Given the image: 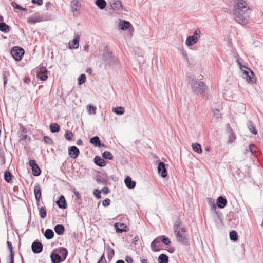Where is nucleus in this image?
<instances>
[{
	"instance_id": "f257e3e1",
	"label": "nucleus",
	"mask_w": 263,
	"mask_h": 263,
	"mask_svg": "<svg viewBox=\"0 0 263 263\" xmlns=\"http://www.w3.org/2000/svg\"><path fill=\"white\" fill-rule=\"evenodd\" d=\"M250 8L246 0H234L233 14L236 22L241 25L249 23Z\"/></svg>"
},
{
	"instance_id": "f03ea898",
	"label": "nucleus",
	"mask_w": 263,
	"mask_h": 263,
	"mask_svg": "<svg viewBox=\"0 0 263 263\" xmlns=\"http://www.w3.org/2000/svg\"><path fill=\"white\" fill-rule=\"evenodd\" d=\"M189 83L193 92L196 95L203 93L206 89V86L200 80L193 77H190Z\"/></svg>"
},
{
	"instance_id": "7ed1b4c3",
	"label": "nucleus",
	"mask_w": 263,
	"mask_h": 263,
	"mask_svg": "<svg viewBox=\"0 0 263 263\" xmlns=\"http://www.w3.org/2000/svg\"><path fill=\"white\" fill-rule=\"evenodd\" d=\"M174 233L178 241L182 244H187L188 239L185 228H181L179 226H175L174 227Z\"/></svg>"
},
{
	"instance_id": "20e7f679",
	"label": "nucleus",
	"mask_w": 263,
	"mask_h": 263,
	"mask_svg": "<svg viewBox=\"0 0 263 263\" xmlns=\"http://www.w3.org/2000/svg\"><path fill=\"white\" fill-rule=\"evenodd\" d=\"M102 59L105 66H111L118 62L117 59L112 56V52L107 49L104 50Z\"/></svg>"
},
{
	"instance_id": "39448f33",
	"label": "nucleus",
	"mask_w": 263,
	"mask_h": 263,
	"mask_svg": "<svg viewBox=\"0 0 263 263\" xmlns=\"http://www.w3.org/2000/svg\"><path fill=\"white\" fill-rule=\"evenodd\" d=\"M237 63L241 70H242V68L246 69V70H244L243 71V78L246 79V81L249 83H254L256 81V78L253 71H251L250 69L247 68L245 66H242L238 60H237Z\"/></svg>"
},
{
	"instance_id": "423d86ee",
	"label": "nucleus",
	"mask_w": 263,
	"mask_h": 263,
	"mask_svg": "<svg viewBox=\"0 0 263 263\" xmlns=\"http://www.w3.org/2000/svg\"><path fill=\"white\" fill-rule=\"evenodd\" d=\"M201 31L200 29H196L192 35L187 37L185 41V44L187 46H191L197 43L201 37Z\"/></svg>"
},
{
	"instance_id": "0eeeda50",
	"label": "nucleus",
	"mask_w": 263,
	"mask_h": 263,
	"mask_svg": "<svg viewBox=\"0 0 263 263\" xmlns=\"http://www.w3.org/2000/svg\"><path fill=\"white\" fill-rule=\"evenodd\" d=\"M118 27L122 30L128 29L130 36H132L134 28L129 22L120 20L118 23Z\"/></svg>"
},
{
	"instance_id": "6e6552de",
	"label": "nucleus",
	"mask_w": 263,
	"mask_h": 263,
	"mask_svg": "<svg viewBox=\"0 0 263 263\" xmlns=\"http://www.w3.org/2000/svg\"><path fill=\"white\" fill-rule=\"evenodd\" d=\"M10 53L15 61H19L24 54V50L21 47H14L11 49Z\"/></svg>"
},
{
	"instance_id": "1a4fd4ad",
	"label": "nucleus",
	"mask_w": 263,
	"mask_h": 263,
	"mask_svg": "<svg viewBox=\"0 0 263 263\" xmlns=\"http://www.w3.org/2000/svg\"><path fill=\"white\" fill-rule=\"evenodd\" d=\"M158 172L159 174L163 178L167 176V171L165 168V164L164 162H161L158 166Z\"/></svg>"
},
{
	"instance_id": "9d476101",
	"label": "nucleus",
	"mask_w": 263,
	"mask_h": 263,
	"mask_svg": "<svg viewBox=\"0 0 263 263\" xmlns=\"http://www.w3.org/2000/svg\"><path fill=\"white\" fill-rule=\"evenodd\" d=\"M161 242V238L160 237H157L155 238L151 243V249L153 251L156 252V251H159L160 250L159 244Z\"/></svg>"
},
{
	"instance_id": "9b49d317",
	"label": "nucleus",
	"mask_w": 263,
	"mask_h": 263,
	"mask_svg": "<svg viewBox=\"0 0 263 263\" xmlns=\"http://www.w3.org/2000/svg\"><path fill=\"white\" fill-rule=\"evenodd\" d=\"M31 248L34 253H39L42 251L43 245L41 242L35 241L32 243Z\"/></svg>"
},
{
	"instance_id": "f8f14e48",
	"label": "nucleus",
	"mask_w": 263,
	"mask_h": 263,
	"mask_svg": "<svg viewBox=\"0 0 263 263\" xmlns=\"http://www.w3.org/2000/svg\"><path fill=\"white\" fill-rule=\"evenodd\" d=\"M34 192L35 199L37 202L40 201L41 197V188L39 183H36L34 186Z\"/></svg>"
},
{
	"instance_id": "ddd939ff",
	"label": "nucleus",
	"mask_w": 263,
	"mask_h": 263,
	"mask_svg": "<svg viewBox=\"0 0 263 263\" xmlns=\"http://www.w3.org/2000/svg\"><path fill=\"white\" fill-rule=\"evenodd\" d=\"M68 154L70 157L74 159L78 156L79 154V150L77 147L73 146L69 149Z\"/></svg>"
},
{
	"instance_id": "4468645a",
	"label": "nucleus",
	"mask_w": 263,
	"mask_h": 263,
	"mask_svg": "<svg viewBox=\"0 0 263 263\" xmlns=\"http://www.w3.org/2000/svg\"><path fill=\"white\" fill-rule=\"evenodd\" d=\"M57 204L59 208L65 209L67 208V203L64 196L61 195L59 200L57 201Z\"/></svg>"
},
{
	"instance_id": "2eb2a0df",
	"label": "nucleus",
	"mask_w": 263,
	"mask_h": 263,
	"mask_svg": "<svg viewBox=\"0 0 263 263\" xmlns=\"http://www.w3.org/2000/svg\"><path fill=\"white\" fill-rule=\"evenodd\" d=\"M37 77L43 81H45L47 79V70L45 67H42L40 68V71L37 74Z\"/></svg>"
},
{
	"instance_id": "dca6fc26",
	"label": "nucleus",
	"mask_w": 263,
	"mask_h": 263,
	"mask_svg": "<svg viewBox=\"0 0 263 263\" xmlns=\"http://www.w3.org/2000/svg\"><path fill=\"white\" fill-rule=\"evenodd\" d=\"M124 182L126 186L130 189H134L136 185V182L132 180L129 176H127L124 179Z\"/></svg>"
},
{
	"instance_id": "f3484780",
	"label": "nucleus",
	"mask_w": 263,
	"mask_h": 263,
	"mask_svg": "<svg viewBox=\"0 0 263 263\" xmlns=\"http://www.w3.org/2000/svg\"><path fill=\"white\" fill-rule=\"evenodd\" d=\"M111 7L112 9L117 10H120L122 9V5L120 0H112Z\"/></svg>"
},
{
	"instance_id": "a211bd4d",
	"label": "nucleus",
	"mask_w": 263,
	"mask_h": 263,
	"mask_svg": "<svg viewBox=\"0 0 263 263\" xmlns=\"http://www.w3.org/2000/svg\"><path fill=\"white\" fill-rule=\"evenodd\" d=\"M80 37L78 35H76L75 37L72 40L71 43H69V47L70 49H77L79 47V40Z\"/></svg>"
},
{
	"instance_id": "6ab92c4d",
	"label": "nucleus",
	"mask_w": 263,
	"mask_h": 263,
	"mask_svg": "<svg viewBox=\"0 0 263 263\" xmlns=\"http://www.w3.org/2000/svg\"><path fill=\"white\" fill-rule=\"evenodd\" d=\"M95 163L99 166L103 167L106 165L105 160L99 156H96L94 158Z\"/></svg>"
},
{
	"instance_id": "aec40b11",
	"label": "nucleus",
	"mask_w": 263,
	"mask_h": 263,
	"mask_svg": "<svg viewBox=\"0 0 263 263\" xmlns=\"http://www.w3.org/2000/svg\"><path fill=\"white\" fill-rule=\"evenodd\" d=\"M27 21L29 23L34 24L41 22L42 20L39 15H34L29 17L27 19Z\"/></svg>"
},
{
	"instance_id": "412c9836",
	"label": "nucleus",
	"mask_w": 263,
	"mask_h": 263,
	"mask_svg": "<svg viewBox=\"0 0 263 263\" xmlns=\"http://www.w3.org/2000/svg\"><path fill=\"white\" fill-rule=\"evenodd\" d=\"M50 257L52 263H60L62 260L61 256L59 254L52 253Z\"/></svg>"
},
{
	"instance_id": "4be33fe9",
	"label": "nucleus",
	"mask_w": 263,
	"mask_h": 263,
	"mask_svg": "<svg viewBox=\"0 0 263 263\" xmlns=\"http://www.w3.org/2000/svg\"><path fill=\"white\" fill-rule=\"evenodd\" d=\"M227 200L222 197H219L217 200V206L219 208H223L227 204Z\"/></svg>"
},
{
	"instance_id": "5701e85b",
	"label": "nucleus",
	"mask_w": 263,
	"mask_h": 263,
	"mask_svg": "<svg viewBox=\"0 0 263 263\" xmlns=\"http://www.w3.org/2000/svg\"><path fill=\"white\" fill-rule=\"evenodd\" d=\"M115 227L116 229L117 232H123L124 231H126V226L124 223H116L115 224Z\"/></svg>"
},
{
	"instance_id": "b1692460",
	"label": "nucleus",
	"mask_w": 263,
	"mask_h": 263,
	"mask_svg": "<svg viewBox=\"0 0 263 263\" xmlns=\"http://www.w3.org/2000/svg\"><path fill=\"white\" fill-rule=\"evenodd\" d=\"M72 11L73 13L77 12L79 9L80 6L78 0H73L71 3Z\"/></svg>"
},
{
	"instance_id": "393cba45",
	"label": "nucleus",
	"mask_w": 263,
	"mask_h": 263,
	"mask_svg": "<svg viewBox=\"0 0 263 263\" xmlns=\"http://www.w3.org/2000/svg\"><path fill=\"white\" fill-rule=\"evenodd\" d=\"M54 231L58 235H62L64 232V227L63 225L58 224L54 227Z\"/></svg>"
},
{
	"instance_id": "a878e982",
	"label": "nucleus",
	"mask_w": 263,
	"mask_h": 263,
	"mask_svg": "<svg viewBox=\"0 0 263 263\" xmlns=\"http://www.w3.org/2000/svg\"><path fill=\"white\" fill-rule=\"evenodd\" d=\"M95 4L100 9H104L106 6V2L105 0H96Z\"/></svg>"
},
{
	"instance_id": "bb28decb",
	"label": "nucleus",
	"mask_w": 263,
	"mask_h": 263,
	"mask_svg": "<svg viewBox=\"0 0 263 263\" xmlns=\"http://www.w3.org/2000/svg\"><path fill=\"white\" fill-rule=\"evenodd\" d=\"M44 236L47 239H50L53 237L54 233L51 229H47L45 232Z\"/></svg>"
},
{
	"instance_id": "cd10ccee",
	"label": "nucleus",
	"mask_w": 263,
	"mask_h": 263,
	"mask_svg": "<svg viewBox=\"0 0 263 263\" xmlns=\"http://www.w3.org/2000/svg\"><path fill=\"white\" fill-rule=\"evenodd\" d=\"M192 147L193 149L197 152L198 154H201L202 153V150L201 148V146L198 143H193L192 145Z\"/></svg>"
},
{
	"instance_id": "c85d7f7f",
	"label": "nucleus",
	"mask_w": 263,
	"mask_h": 263,
	"mask_svg": "<svg viewBox=\"0 0 263 263\" xmlns=\"http://www.w3.org/2000/svg\"><path fill=\"white\" fill-rule=\"evenodd\" d=\"M168 257L164 254H161L158 257V262L159 263H168Z\"/></svg>"
},
{
	"instance_id": "c756f323",
	"label": "nucleus",
	"mask_w": 263,
	"mask_h": 263,
	"mask_svg": "<svg viewBox=\"0 0 263 263\" xmlns=\"http://www.w3.org/2000/svg\"><path fill=\"white\" fill-rule=\"evenodd\" d=\"M90 142L91 144H93L96 146H100V140L98 137L95 136L92 137L90 140Z\"/></svg>"
},
{
	"instance_id": "7c9ffc66",
	"label": "nucleus",
	"mask_w": 263,
	"mask_h": 263,
	"mask_svg": "<svg viewBox=\"0 0 263 263\" xmlns=\"http://www.w3.org/2000/svg\"><path fill=\"white\" fill-rule=\"evenodd\" d=\"M248 128L249 130L254 135H256L257 134V131L256 129L255 126L253 125L252 122H249L248 123Z\"/></svg>"
},
{
	"instance_id": "2f4dec72",
	"label": "nucleus",
	"mask_w": 263,
	"mask_h": 263,
	"mask_svg": "<svg viewBox=\"0 0 263 263\" xmlns=\"http://www.w3.org/2000/svg\"><path fill=\"white\" fill-rule=\"evenodd\" d=\"M0 30L5 32H8L10 30L9 26L4 23H0Z\"/></svg>"
},
{
	"instance_id": "473e14b6",
	"label": "nucleus",
	"mask_w": 263,
	"mask_h": 263,
	"mask_svg": "<svg viewBox=\"0 0 263 263\" xmlns=\"http://www.w3.org/2000/svg\"><path fill=\"white\" fill-rule=\"evenodd\" d=\"M59 255L61 256V258L63 257V260H64L66 259L67 256L68 251L67 249L65 248H61L59 250Z\"/></svg>"
},
{
	"instance_id": "72a5a7b5",
	"label": "nucleus",
	"mask_w": 263,
	"mask_h": 263,
	"mask_svg": "<svg viewBox=\"0 0 263 263\" xmlns=\"http://www.w3.org/2000/svg\"><path fill=\"white\" fill-rule=\"evenodd\" d=\"M112 110L118 115H123L124 112V109L121 106L113 108Z\"/></svg>"
},
{
	"instance_id": "f704fd0d",
	"label": "nucleus",
	"mask_w": 263,
	"mask_h": 263,
	"mask_svg": "<svg viewBox=\"0 0 263 263\" xmlns=\"http://www.w3.org/2000/svg\"><path fill=\"white\" fill-rule=\"evenodd\" d=\"M60 130V126L57 123H52L50 125V130L52 133L59 132Z\"/></svg>"
},
{
	"instance_id": "c9c22d12",
	"label": "nucleus",
	"mask_w": 263,
	"mask_h": 263,
	"mask_svg": "<svg viewBox=\"0 0 263 263\" xmlns=\"http://www.w3.org/2000/svg\"><path fill=\"white\" fill-rule=\"evenodd\" d=\"M32 173L34 176H38L41 174V170L39 168L38 165L35 166L33 167H32Z\"/></svg>"
},
{
	"instance_id": "e433bc0d",
	"label": "nucleus",
	"mask_w": 263,
	"mask_h": 263,
	"mask_svg": "<svg viewBox=\"0 0 263 263\" xmlns=\"http://www.w3.org/2000/svg\"><path fill=\"white\" fill-rule=\"evenodd\" d=\"M230 130L231 133L228 137V142L229 143H232L235 141L236 137L234 133L232 132V130L231 129Z\"/></svg>"
},
{
	"instance_id": "4c0bfd02",
	"label": "nucleus",
	"mask_w": 263,
	"mask_h": 263,
	"mask_svg": "<svg viewBox=\"0 0 263 263\" xmlns=\"http://www.w3.org/2000/svg\"><path fill=\"white\" fill-rule=\"evenodd\" d=\"M103 157L105 159L111 160L113 158L112 154L109 151H105L102 154Z\"/></svg>"
},
{
	"instance_id": "58836bf2",
	"label": "nucleus",
	"mask_w": 263,
	"mask_h": 263,
	"mask_svg": "<svg viewBox=\"0 0 263 263\" xmlns=\"http://www.w3.org/2000/svg\"><path fill=\"white\" fill-rule=\"evenodd\" d=\"M4 179L7 182H10L12 180L11 174L7 171H6L4 173Z\"/></svg>"
},
{
	"instance_id": "ea45409f",
	"label": "nucleus",
	"mask_w": 263,
	"mask_h": 263,
	"mask_svg": "<svg viewBox=\"0 0 263 263\" xmlns=\"http://www.w3.org/2000/svg\"><path fill=\"white\" fill-rule=\"evenodd\" d=\"M230 238L231 240L236 241L238 239V235L236 231H232L230 233Z\"/></svg>"
},
{
	"instance_id": "a19ab883",
	"label": "nucleus",
	"mask_w": 263,
	"mask_h": 263,
	"mask_svg": "<svg viewBox=\"0 0 263 263\" xmlns=\"http://www.w3.org/2000/svg\"><path fill=\"white\" fill-rule=\"evenodd\" d=\"M86 76L84 74H81L79 76L78 78V83L80 85L82 84L83 83H85L86 81Z\"/></svg>"
},
{
	"instance_id": "79ce46f5",
	"label": "nucleus",
	"mask_w": 263,
	"mask_h": 263,
	"mask_svg": "<svg viewBox=\"0 0 263 263\" xmlns=\"http://www.w3.org/2000/svg\"><path fill=\"white\" fill-rule=\"evenodd\" d=\"M106 252L107 253V256L108 259H111L115 254L114 249L108 248L107 249Z\"/></svg>"
},
{
	"instance_id": "37998d69",
	"label": "nucleus",
	"mask_w": 263,
	"mask_h": 263,
	"mask_svg": "<svg viewBox=\"0 0 263 263\" xmlns=\"http://www.w3.org/2000/svg\"><path fill=\"white\" fill-rule=\"evenodd\" d=\"M161 238V241L165 245H169L171 243V241L169 238L164 235L159 236Z\"/></svg>"
},
{
	"instance_id": "c03bdc74",
	"label": "nucleus",
	"mask_w": 263,
	"mask_h": 263,
	"mask_svg": "<svg viewBox=\"0 0 263 263\" xmlns=\"http://www.w3.org/2000/svg\"><path fill=\"white\" fill-rule=\"evenodd\" d=\"M40 215L41 218H44L46 216V211L44 207H41L40 209Z\"/></svg>"
},
{
	"instance_id": "a18cd8bd",
	"label": "nucleus",
	"mask_w": 263,
	"mask_h": 263,
	"mask_svg": "<svg viewBox=\"0 0 263 263\" xmlns=\"http://www.w3.org/2000/svg\"><path fill=\"white\" fill-rule=\"evenodd\" d=\"M73 137V134L70 131H66L65 134V138L68 140H71L72 138Z\"/></svg>"
},
{
	"instance_id": "49530a36",
	"label": "nucleus",
	"mask_w": 263,
	"mask_h": 263,
	"mask_svg": "<svg viewBox=\"0 0 263 263\" xmlns=\"http://www.w3.org/2000/svg\"><path fill=\"white\" fill-rule=\"evenodd\" d=\"M213 116L214 118L216 119H219L221 118V115L220 113V111L218 109H215L213 110Z\"/></svg>"
},
{
	"instance_id": "de8ad7c7",
	"label": "nucleus",
	"mask_w": 263,
	"mask_h": 263,
	"mask_svg": "<svg viewBox=\"0 0 263 263\" xmlns=\"http://www.w3.org/2000/svg\"><path fill=\"white\" fill-rule=\"evenodd\" d=\"M93 195L96 196L97 199L101 198V191L95 189L93 191Z\"/></svg>"
},
{
	"instance_id": "09e8293b",
	"label": "nucleus",
	"mask_w": 263,
	"mask_h": 263,
	"mask_svg": "<svg viewBox=\"0 0 263 263\" xmlns=\"http://www.w3.org/2000/svg\"><path fill=\"white\" fill-rule=\"evenodd\" d=\"M12 5L13 7V8L15 9H20V10H23V11H24L26 9L25 8L22 7L21 6H20V5H18L17 4H16L15 2H12Z\"/></svg>"
},
{
	"instance_id": "8fccbe9b",
	"label": "nucleus",
	"mask_w": 263,
	"mask_h": 263,
	"mask_svg": "<svg viewBox=\"0 0 263 263\" xmlns=\"http://www.w3.org/2000/svg\"><path fill=\"white\" fill-rule=\"evenodd\" d=\"M44 139L45 142L47 144H51L52 143V139L48 136H44Z\"/></svg>"
},
{
	"instance_id": "3c124183",
	"label": "nucleus",
	"mask_w": 263,
	"mask_h": 263,
	"mask_svg": "<svg viewBox=\"0 0 263 263\" xmlns=\"http://www.w3.org/2000/svg\"><path fill=\"white\" fill-rule=\"evenodd\" d=\"M110 201V200L109 199L106 198L103 201L102 204L105 207L109 205Z\"/></svg>"
},
{
	"instance_id": "603ef678",
	"label": "nucleus",
	"mask_w": 263,
	"mask_h": 263,
	"mask_svg": "<svg viewBox=\"0 0 263 263\" xmlns=\"http://www.w3.org/2000/svg\"><path fill=\"white\" fill-rule=\"evenodd\" d=\"M73 193L78 199H80V200L81 199V196L80 194L75 189H74L73 190Z\"/></svg>"
},
{
	"instance_id": "864d4df0",
	"label": "nucleus",
	"mask_w": 263,
	"mask_h": 263,
	"mask_svg": "<svg viewBox=\"0 0 263 263\" xmlns=\"http://www.w3.org/2000/svg\"><path fill=\"white\" fill-rule=\"evenodd\" d=\"M88 112L90 114L91 113V111H92L93 112V113H95V111L96 109V108L95 107L89 105L88 106Z\"/></svg>"
},
{
	"instance_id": "5fc2aeb1",
	"label": "nucleus",
	"mask_w": 263,
	"mask_h": 263,
	"mask_svg": "<svg viewBox=\"0 0 263 263\" xmlns=\"http://www.w3.org/2000/svg\"><path fill=\"white\" fill-rule=\"evenodd\" d=\"M29 164L31 167H33L37 164L36 163L35 161L34 160H30L29 161Z\"/></svg>"
},
{
	"instance_id": "6e6d98bb",
	"label": "nucleus",
	"mask_w": 263,
	"mask_h": 263,
	"mask_svg": "<svg viewBox=\"0 0 263 263\" xmlns=\"http://www.w3.org/2000/svg\"><path fill=\"white\" fill-rule=\"evenodd\" d=\"M207 200H208V203L210 205V206H212V205L215 204V200H214V199H213L212 198H209L207 199Z\"/></svg>"
},
{
	"instance_id": "4d7b16f0",
	"label": "nucleus",
	"mask_w": 263,
	"mask_h": 263,
	"mask_svg": "<svg viewBox=\"0 0 263 263\" xmlns=\"http://www.w3.org/2000/svg\"><path fill=\"white\" fill-rule=\"evenodd\" d=\"M125 261L127 263H133V259L129 256H126V257H125Z\"/></svg>"
},
{
	"instance_id": "13d9d810",
	"label": "nucleus",
	"mask_w": 263,
	"mask_h": 263,
	"mask_svg": "<svg viewBox=\"0 0 263 263\" xmlns=\"http://www.w3.org/2000/svg\"><path fill=\"white\" fill-rule=\"evenodd\" d=\"M32 2L33 4H36L39 6H40L43 4L42 0H32Z\"/></svg>"
},
{
	"instance_id": "bf43d9fd",
	"label": "nucleus",
	"mask_w": 263,
	"mask_h": 263,
	"mask_svg": "<svg viewBox=\"0 0 263 263\" xmlns=\"http://www.w3.org/2000/svg\"><path fill=\"white\" fill-rule=\"evenodd\" d=\"M14 252L13 251H11L10 252V262H14Z\"/></svg>"
},
{
	"instance_id": "052dcab7",
	"label": "nucleus",
	"mask_w": 263,
	"mask_h": 263,
	"mask_svg": "<svg viewBox=\"0 0 263 263\" xmlns=\"http://www.w3.org/2000/svg\"><path fill=\"white\" fill-rule=\"evenodd\" d=\"M7 243L8 245V246L9 249L10 250V252L13 251V247H12V245L11 242L8 241Z\"/></svg>"
},
{
	"instance_id": "680f3d73",
	"label": "nucleus",
	"mask_w": 263,
	"mask_h": 263,
	"mask_svg": "<svg viewBox=\"0 0 263 263\" xmlns=\"http://www.w3.org/2000/svg\"><path fill=\"white\" fill-rule=\"evenodd\" d=\"M102 191L104 194H106L107 193H108V189L106 187H104L102 189Z\"/></svg>"
},
{
	"instance_id": "e2e57ef3",
	"label": "nucleus",
	"mask_w": 263,
	"mask_h": 263,
	"mask_svg": "<svg viewBox=\"0 0 263 263\" xmlns=\"http://www.w3.org/2000/svg\"><path fill=\"white\" fill-rule=\"evenodd\" d=\"M182 54L184 59H185V60L187 59V55L186 52L185 51H182Z\"/></svg>"
},
{
	"instance_id": "0e129e2a",
	"label": "nucleus",
	"mask_w": 263,
	"mask_h": 263,
	"mask_svg": "<svg viewBox=\"0 0 263 263\" xmlns=\"http://www.w3.org/2000/svg\"><path fill=\"white\" fill-rule=\"evenodd\" d=\"M84 50L85 51H86V52H88L89 51V45H86L84 47Z\"/></svg>"
},
{
	"instance_id": "69168bd1",
	"label": "nucleus",
	"mask_w": 263,
	"mask_h": 263,
	"mask_svg": "<svg viewBox=\"0 0 263 263\" xmlns=\"http://www.w3.org/2000/svg\"><path fill=\"white\" fill-rule=\"evenodd\" d=\"M82 144V141L81 140V139H79L77 141V144L78 145H81Z\"/></svg>"
},
{
	"instance_id": "338daca9",
	"label": "nucleus",
	"mask_w": 263,
	"mask_h": 263,
	"mask_svg": "<svg viewBox=\"0 0 263 263\" xmlns=\"http://www.w3.org/2000/svg\"><path fill=\"white\" fill-rule=\"evenodd\" d=\"M147 262H148L147 260L146 259H144L141 260V263H147Z\"/></svg>"
},
{
	"instance_id": "774afa93",
	"label": "nucleus",
	"mask_w": 263,
	"mask_h": 263,
	"mask_svg": "<svg viewBox=\"0 0 263 263\" xmlns=\"http://www.w3.org/2000/svg\"><path fill=\"white\" fill-rule=\"evenodd\" d=\"M116 263H124V261L122 260H118Z\"/></svg>"
}]
</instances>
